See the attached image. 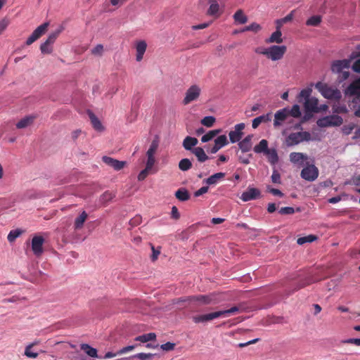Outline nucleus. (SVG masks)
<instances>
[{
  "mask_svg": "<svg viewBox=\"0 0 360 360\" xmlns=\"http://www.w3.org/2000/svg\"><path fill=\"white\" fill-rule=\"evenodd\" d=\"M244 129V123H240L235 125L234 129L231 131L229 134L230 141L233 143L239 141L243 136V130Z\"/></svg>",
  "mask_w": 360,
  "mask_h": 360,
  "instance_id": "nucleus-14",
  "label": "nucleus"
},
{
  "mask_svg": "<svg viewBox=\"0 0 360 360\" xmlns=\"http://www.w3.org/2000/svg\"><path fill=\"white\" fill-rule=\"evenodd\" d=\"M225 174L223 172L216 173L205 180V183L208 185H214L218 183L219 180L224 178Z\"/></svg>",
  "mask_w": 360,
  "mask_h": 360,
  "instance_id": "nucleus-38",
  "label": "nucleus"
},
{
  "mask_svg": "<svg viewBox=\"0 0 360 360\" xmlns=\"http://www.w3.org/2000/svg\"><path fill=\"white\" fill-rule=\"evenodd\" d=\"M317 239V237L314 235H309L304 237H300L297 240L298 245H303L307 243H311Z\"/></svg>",
  "mask_w": 360,
  "mask_h": 360,
  "instance_id": "nucleus-45",
  "label": "nucleus"
},
{
  "mask_svg": "<svg viewBox=\"0 0 360 360\" xmlns=\"http://www.w3.org/2000/svg\"><path fill=\"white\" fill-rule=\"evenodd\" d=\"M89 115L93 127L96 131H102L104 128L98 117L93 112H89Z\"/></svg>",
  "mask_w": 360,
  "mask_h": 360,
  "instance_id": "nucleus-36",
  "label": "nucleus"
},
{
  "mask_svg": "<svg viewBox=\"0 0 360 360\" xmlns=\"http://www.w3.org/2000/svg\"><path fill=\"white\" fill-rule=\"evenodd\" d=\"M321 22V17L320 15H313L309 18L306 24L308 26H318Z\"/></svg>",
  "mask_w": 360,
  "mask_h": 360,
  "instance_id": "nucleus-48",
  "label": "nucleus"
},
{
  "mask_svg": "<svg viewBox=\"0 0 360 360\" xmlns=\"http://www.w3.org/2000/svg\"><path fill=\"white\" fill-rule=\"evenodd\" d=\"M159 147V140L158 138H155L153 141L151 142L149 148L148 149L146 152V165L153 167L155 163V154L156 153V151Z\"/></svg>",
  "mask_w": 360,
  "mask_h": 360,
  "instance_id": "nucleus-10",
  "label": "nucleus"
},
{
  "mask_svg": "<svg viewBox=\"0 0 360 360\" xmlns=\"http://www.w3.org/2000/svg\"><path fill=\"white\" fill-rule=\"evenodd\" d=\"M49 27V22H44L37 27L32 33V34L27 38L25 44L27 46H30L33 44L35 41L39 39L43 34L46 33Z\"/></svg>",
  "mask_w": 360,
  "mask_h": 360,
  "instance_id": "nucleus-11",
  "label": "nucleus"
},
{
  "mask_svg": "<svg viewBox=\"0 0 360 360\" xmlns=\"http://www.w3.org/2000/svg\"><path fill=\"white\" fill-rule=\"evenodd\" d=\"M311 91L312 90L311 88H306L302 89L297 96L298 102L303 103L304 101L311 98V96H310Z\"/></svg>",
  "mask_w": 360,
  "mask_h": 360,
  "instance_id": "nucleus-40",
  "label": "nucleus"
},
{
  "mask_svg": "<svg viewBox=\"0 0 360 360\" xmlns=\"http://www.w3.org/2000/svg\"><path fill=\"white\" fill-rule=\"evenodd\" d=\"M271 120V114L267 113L261 116L255 117L252 120V127L253 129H256L262 122H267Z\"/></svg>",
  "mask_w": 360,
  "mask_h": 360,
  "instance_id": "nucleus-29",
  "label": "nucleus"
},
{
  "mask_svg": "<svg viewBox=\"0 0 360 360\" xmlns=\"http://www.w3.org/2000/svg\"><path fill=\"white\" fill-rule=\"evenodd\" d=\"M235 312H238V313L245 312V307L243 306H242V305L233 306V307H230V308H229L227 309L215 311V312H213V313L208 314L207 315H214V316H217V315H226L227 314L235 313Z\"/></svg>",
  "mask_w": 360,
  "mask_h": 360,
  "instance_id": "nucleus-23",
  "label": "nucleus"
},
{
  "mask_svg": "<svg viewBox=\"0 0 360 360\" xmlns=\"http://www.w3.org/2000/svg\"><path fill=\"white\" fill-rule=\"evenodd\" d=\"M217 316H193V322L195 323H206L207 321H212L214 318Z\"/></svg>",
  "mask_w": 360,
  "mask_h": 360,
  "instance_id": "nucleus-53",
  "label": "nucleus"
},
{
  "mask_svg": "<svg viewBox=\"0 0 360 360\" xmlns=\"http://www.w3.org/2000/svg\"><path fill=\"white\" fill-rule=\"evenodd\" d=\"M354 128V124H353L345 125L342 128V131L345 135H349L352 133Z\"/></svg>",
  "mask_w": 360,
  "mask_h": 360,
  "instance_id": "nucleus-55",
  "label": "nucleus"
},
{
  "mask_svg": "<svg viewBox=\"0 0 360 360\" xmlns=\"http://www.w3.org/2000/svg\"><path fill=\"white\" fill-rule=\"evenodd\" d=\"M315 87L327 99L339 101L342 97L340 90L330 86L327 84L319 82L315 84Z\"/></svg>",
  "mask_w": 360,
  "mask_h": 360,
  "instance_id": "nucleus-2",
  "label": "nucleus"
},
{
  "mask_svg": "<svg viewBox=\"0 0 360 360\" xmlns=\"http://www.w3.org/2000/svg\"><path fill=\"white\" fill-rule=\"evenodd\" d=\"M150 247H151V250L153 252V254L151 255V259H152V261L154 262V261L157 260L158 256L160 254V248H158V249H155V247L152 244H150Z\"/></svg>",
  "mask_w": 360,
  "mask_h": 360,
  "instance_id": "nucleus-59",
  "label": "nucleus"
},
{
  "mask_svg": "<svg viewBox=\"0 0 360 360\" xmlns=\"http://www.w3.org/2000/svg\"><path fill=\"white\" fill-rule=\"evenodd\" d=\"M192 153L196 156L198 160L200 162H204L209 158L202 148L196 147L192 150Z\"/></svg>",
  "mask_w": 360,
  "mask_h": 360,
  "instance_id": "nucleus-31",
  "label": "nucleus"
},
{
  "mask_svg": "<svg viewBox=\"0 0 360 360\" xmlns=\"http://www.w3.org/2000/svg\"><path fill=\"white\" fill-rule=\"evenodd\" d=\"M143 304L139 300H131L126 302V307L122 313H139L138 309L142 308Z\"/></svg>",
  "mask_w": 360,
  "mask_h": 360,
  "instance_id": "nucleus-20",
  "label": "nucleus"
},
{
  "mask_svg": "<svg viewBox=\"0 0 360 360\" xmlns=\"http://www.w3.org/2000/svg\"><path fill=\"white\" fill-rule=\"evenodd\" d=\"M175 196L181 201H186L190 198L188 191L185 188H179L177 190L175 193Z\"/></svg>",
  "mask_w": 360,
  "mask_h": 360,
  "instance_id": "nucleus-41",
  "label": "nucleus"
},
{
  "mask_svg": "<svg viewBox=\"0 0 360 360\" xmlns=\"http://www.w3.org/2000/svg\"><path fill=\"white\" fill-rule=\"evenodd\" d=\"M201 94V89L198 85L193 84L186 91L183 99V103L188 105L190 103L196 101Z\"/></svg>",
  "mask_w": 360,
  "mask_h": 360,
  "instance_id": "nucleus-8",
  "label": "nucleus"
},
{
  "mask_svg": "<svg viewBox=\"0 0 360 360\" xmlns=\"http://www.w3.org/2000/svg\"><path fill=\"white\" fill-rule=\"evenodd\" d=\"M33 345L30 344L25 347V355L28 358L35 359L38 356V353L32 351Z\"/></svg>",
  "mask_w": 360,
  "mask_h": 360,
  "instance_id": "nucleus-52",
  "label": "nucleus"
},
{
  "mask_svg": "<svg viewBox=\"0 0 360 360\" xmlns=\"http://www.w3.org/2000/svg\"><path fill=\"white\" fill-rule=\"evenodd\" d=\"M261 192L258 188L249 186L240 196V199L243 202H248L260 198Z\"/></svg>",
  "mask_w": 360,
  "mask_h": 360,
  "instance_id": "nucleus-13",
  "label": "nucleus"
},
{
  "mask_svg": "<svg viewBox=\"0 0 360 360\" xmlns=\"http://www.w3.org/2000/svg\"><path fill=\"white\" fill-rule=\"evenodd\" d=\"M266 42L268 44H281L283 42L282 33L279 30V27H276V30L271 34L269 38L266 39Z\"/></svg>",
  "mask_w": 360,
  "mask_h": 360,
  "instance_id": "nucleus-27",
  "label": "nucleus"
},
{
  "mask_svg": "<svg viewBox=\"0 0 360 360\" xmlns=\"http://www.w3.org/2000/svg\"><path fill=\"white\" fill-rule=\"evenodd\" d=\"M103 51V46L101 44L96 45L91 51L94 55L101 56Z\"/></svg>",
  "mask_w": 360,
  "mask_h": 360,
  "instance_id": "nucleus-61",
  "label": "nucleus"
},
{
  "mask_svg": "<svg viewBox=\"0 0 360 360\" xmlns=\"http://www.w3.org/2000/svg\"><path fill=\"white\" fill-rule=\"evenodd\" d=\"M44 239L42 236H35L32 240V250L34 254L39 257L43 253Z\"/></svg>",
  "mask_w": 360,
  "mask_h": 360,
  "instance_id": "nucleus-15",
  "label": "nucleus"
},
{
  "mask_svg": "<svg viewBox=\"0 0 360 360\" xmlns=\"http://www.w3.org/2000/svg\"><path fill=\"white\" fill-rule=\"evenodd\" d=\"M174 347H175V344L174 343H172V342H166L165 344H162L160 346V348L162 350H165V351H171V350H173L174 349Z\"/></svg>",
  "mask_w": 360,
  "mask_h": 360,
  "instance_id": "nucleus-60",
  "label": "nucleus"
},
{
  "mask_svg": "<svg viewBox=\"0 0 360 360\" xmlns=\"http://www.w3.org/2000/svg\"><path fill=\"white\" fill-rule=\"evenodd\" d=\"M300 175L306 181H314L319 176V169L314 165H307L302 169Z\"/></svg>",
  "mask_w": 360,
  "mask_h": 360,
  "instance_id": "nucleus-9",
  "label": "nucleus"
},
{
  "mask_svg": "<svg viewBox=\"0 0 360 360\" xmlns=\"http://www.w3.org/2000/svg\"><path fill=\"white\" fill-rule=\"evenodd\" d=\"M271 178L272 182L274 184H281V175L278 173V172L276 169H274L273 171Z\"/></svg>",
  "mask_w": 360,
  "mask_h": 360,
  "instance_id": "nucleus-54",
  "label": "nucleus"
},
{
  "mask_svg": "<svg viewBox=\"0 0 360 360\" xmlns=\"http://www.w3.org/2000/svg\"><path fill=\"white\" fill-rule=\"evenodd\" d=\"M192 167V163L191 160L188 158H184L180 160L179 162V168L181 171H187L190 169Z\"/></svg>",
  "mask_w": 360,
  "mask_h": 360,
  "instance_id": "nucleus-43",
  "label": "nucleus"
},
{
  "mask_svg": "<svg viewBox=\"0 0 360 360\" xmlns=\"http://www.w3.org/2000/svg\"><path fill=\"white\" fill-rule=\"evenodd\" d=\"M286 46L284 45L282 46H271L268 47V51L266 53V57L269 59H271L273 61L279 60L283 58L285 51Z\"/></svg>",
  "mask_w": 360,
  "mask_h": 360,
  "instance_id": "nucleus-6",
  "label": "nucleus"
},
{
  "mask_svg": "<svg viewBox=\"0 0 360 360\" xmlns=\"http://www.w3.org/2000/svg\"><path fill=\"white\" fill-rule=\"evenodd\" d=\"M208 191V186H202L198 191H196L194 193L195 197H199L204 193H206Z\"/></svg>",
  "mask_w": 360,
  "mask_h": 360,
  "instance_id": "nucleus-63",
  "label": "nucleus"
},
{
  "mask_svg": "<svg viewBox=\"0 0 360 360\" xmlns=\"http://www.w3.org/2000/svg\"><path fill=\"white\" fill-rule=\"evenodd\" d=\"M301 110L299 105L295 104L292 105L291 109L288 108V117L291 115L295 118H298L301 116Z\"/></svg>",
  "mask_w": 360,
  "mask_h": 360,
  "instance_id": "nucleus-42",
  "label": "nucleus"
},
{
  "mask_svg": "<svg viewBox=\"0 0 360 360\" xmlns=\"http://www.w3.org/2000/svg\"><path fill=\"white\" fill-rule=\"evenodd\" d=\"M284 322L283 316H265L262 320V324L264 326H271L274 324H281Z\"/></svg>",
  "mask_w": 360,
  "mask_h": 360,
  "instance_id": "nucleus-24",
  "label": "nucleus"
},
{
  "mask_svg": "<svg viewBox=\"0 0 360 360\" xmlns=\"http://www.w3.org/2000/svg\"><path fill=\"white\" fill-rule=\"evenodd\" d=\"M342 122V118L337 115L323 117L319 119L316 122L319 127H339Z\"/></svg>",
  "mask_w": 360,
  "mask_h": 360,
  "instance_id": "nucleus-4",
  "label": "nucleus"
},
{
  "mask_svg": "<svg viewBox=\"0 0 360 360\" xmlns=\"http://www.w3.org/2000/svg\"><path fill=\"white\" fill-rule=\"evenodd\" d=\"M311 136L308 131H300L290 134L285 139L287 146H293L303 141H309Z\"/></svg>",
  "mask_w": 360,
  "mask_h": 360,
  "instance_id": "nucleus-3",
  "label": "nucleus"
},
{
  "mask_svg": "<svg viewBox=\"0 0 360 360\" xmlns=\"http://www.w3.org/2000/svg\"><path fill=\"white\" fill-rule=\"evenodd\" d=\"M88 217V214L85 211H83L80 213V214L77 217L74 221V229L75 230L81 229L84 222L86 221V219Z\"/></svg>",
  "mask_w": 360,
  "mask_h": 360,
  "instance_id": "nucleus-28",
  "label": "nucleus"
},
{
  "mask_svg": "<svg viewBox=\"0 0 360 360\" xmlns=\"http://www.w3.org/2000/svg\"><path fill=\"white\" fill-rule=\"evenodd\" d=\"M135 349V345H129L124 347L117 351V354L120 355L128 353L133 351Z\"/></svg>",
  "mask_w": 360,
  "mask_h": 360,
  "instance_id": "nucleus-57",
  "label": "nucleus"
},
{
  "mask_svg": "<svg viewBox=\"0 0 360 360\" xmlns=\"http://www.w3.org/2000/svg\"><path fill=\"white\" fill-rule=\"evenodd\" d=\"M115 197V194L112 193V192L110 191H105V193H103L101 198H100V201L103 203V204H106L108 203V202H110V200H112Z\"/></svg>",
  "mask_w": 360,
  "mask_h": 360,
  "instance_id": "nucleus-47",
  "label": "nucleus"
},
{
  "mask_svg": "<svg viewBox=\"0 0 360 360\" xmlns=\"http://www.w3.org/2000/svg\"><path fill=\"white\" fill-rule=\"evenodd\" d=\"M63 28L60 27L56 31L51 33L46 40L42 43L40 46V51L43 54H50L53 51V44L55 42L56 39L62 32Z\"/></svg>",
  "mask_w": 360,
  "mask_h": 360,
  "instance_id": "nucleus-5",
  "label": "nucleus"
},
{
  "mask_svg": "<svg viewBox=\"0 0 360 360\" xmlns=\"http://www.w3.org/2000/svg\"><path fill=\"white\" fill-rule=\"evenodd\" d=\"M350 65V60H339L332 63L331 70L334 73H340L345 69H347Z\"/></svg>",
  "mask_w": 360,
  "mask_h": 360,
  "instance_id": "nucleus-18",
  "label": "nucleus"
},
{
  "mask_svg": "<svg viewBox=\"0 0 360 360\" xmlns=\"http://www.w3.org/2000/svg\"><path fill=\"white\" fill-rule=\"evenodd\" d=\"M271 165H276L278 161V156L275 148L269 149L264 154Z\"/></svg>",
  "mask_w": 360,
  "mask_h": 360,
  "instance_id": "nucleus-34",
  "label": "nucleus"
},
{
  "mask_svg": "<svg viewBox=\"0 0 360 360\" xmlns=\"http://www.w3.org/2000/svg\"><path fill=\"white\" fill-rule=\"evenodd\" d=\"M34 118L35 117L34 116H32V115H29V116H27L22 119H21L17 124H16V127L18 129H24V128H26L29 126H30L34 120Z\"/></svg>",
  "mask_w": 360,
  "mask_h": 360,
  "instance_id": "nucleus-30",
  "label": "nucleus"
},
{
  "mask_svg": "<svg viewBox=\"0 0 360 360\" xmlns=\"http://www.w3.org/2000/svg\"><path fill=\"white\" fill-rule=\"evenodd\" d=\"M102 160L107 165L111 167L116 171H120L127 165L126 161H120L108 156H103Z\"/></svg>",
  "mask_w": 360,
  "mask_h": 360,
  "instance_id": "nucleus-16",
  "label": "nucleus"
},
{
  "mask_svg": "<svg viewBox=\"0 0 360 360\" xmlns=\"http://www.w3.org/2000/svg\"><path fill=\"white\" fill-rule=\"evenodd\" d=\"M21 233H22V231L19 229L12 230L9 232V233L7 236V239L10 243H12L17 238H18Z\"/></svg>",
  "mask_w": 360,
  "mask_h": 360,
  "instance_id": "nucleus-51",
  "label": "nucleus"
},
{
  "mask_svg": "<svg viewBox=\"0 0 360 360\" xmlns=\"http://www.w3.org/2000/svg\"><path fill=\"white\" fill-rule=\"evenodd\" d=\"M342 343L354 344L357 346L360 345V338H349L342 341Z\"/></svg>",
  "mask_w": 360,
  "mask_h": 360,
  "instance_id": "nucleus-62",
  "label": "nucleus"
},
{
  "mask_svg": "<svg viewBox=\"0 0 360 360\" xmlns=\"http://www.w3.org/2000/svg\"><path fill=\"white\" fill-rule=\"evenodd\" d=\"M9 20L4 18L0 20V34H1L9 25Z\"/></svg>",
  "mask_w": 360,
  "mask_h": 360,
  "instance_id": "nucleus-56",
  "label": "nucleus"
},
{
  "mask_svg": "<svg viewBox=\"0 0 360 360\" xmlns=\"http://www.w3.org/2000/svg\"><path fill=\"white\" fill-rule=\"evenodd\" d=\"M155 339H156V334L155 333H149L147 334L139 335L135 338L136 341L141 342L143 343L148 342L149 341L155 340Z\"/></svg>",
  "mask_w": 360,
  "mask_h": 360,
  "instance_id": "nucleus-37",
  "label": "nucleus"
},
{
  "mask_svg": "<svg viewBox=\"0 0 360 360\" xmlns=\"http://www.w3.org/2000/svg\"><path fill=\"white\" fill-rule=\"evenodd\" d=\"M261 29H262V27L259 24H257L256 22H253V23L250 24V25H248V26L245 27L244 28H243L240 30V32L252 31L255 32H257Z\"/></svg>",
  "mask_w": 360,
  "mask_h": 360,
  "instance_id": "nucleus-50",
  "label": "nucleus"
},
{
  "mask_svg": "<svg viewBox=\"0 0 360 360\" xmlns=\"http://www.w3.org/2000/svg\"><path fill=\"white\" fill-rule=\"evenodd\" d=\"M80 348L84 352V353L91 358H98L101 359V356H98V351L96 348L92 347L89 344H82L80 345Z\"/></svg>",
  "mask_w": 360,
  "mask_h": 360,
  "instance_id": "nucleus-25",
  "label": "nucleus"
},
{
  "mask_svg": "<svg viewBox=\"0 0 360 360\" xmlns=\"http://www.w3.org/2000/svg\"><path fill=\"white\" fill-rule=\"evenodd\" d=\"M216 119L213 116H206L200 121L201 124L207 127H211L214 125Z\"/></svg>",
  "mask_w": 360,
  "mask_h": 360,
  "instance_id": "nucleus-49",
  "label": "nucleus"
},
{
  "mask_svg": "<svg viewBox=\"0 0 360 360\" xmlns=\"http://www.w3.org/2000/svg\"><path fill=\"white\" fill-rule=\"evenodd\" d=\"M221 129H220L210 130L202 136L201 141L202 143H207V142L211 141L212 139H213L217 135H218L219 133H221Z\"/></svg>",
  "mask_w": 360,
  "mask_h": 360,
  "instance_id": "nucleus-39",
  "label": "nucleus"
},
{
  "mask_svg": "<svg viewBox=\"0 0 360 360\" xmlns=\"http://www.w3.org/2000/svg\"><path fill=\"white\" fill-rule=\"evenodd\" d=\"M210 6L207 11V15L218 18L221 12L220 11V6L217 0H209Z\"/></svg>",
  "mask_w": 360,
  "mask_h": 360,
  "instance_id": "nucleus-21",
  "label": "nucleus"
},
{
  "mask_svg": "<svg viewBox=\"0 0 360 360\" xmlns=\"http://www.w3.org/2000/svg\"><path fill=\"white\" fill-rule=\"evenodd\" d=\"M345 94L349 96H354L352 102L357 103L358 101L360 100V78L354 81L350 85L345 89Z\"/></svg>",
  "mask_w": 360,
  "mask_h": 360,
  "instance_id": "nucleus-12",
  "label": "nucleus"
},
{
  "mask_svg": "<svg viewBox=\"0 0 360 360\" xmlns=\"http://www.w3.org/2000/svg\"><path fill=\"white\" fill-rule=\"evenodd\" d=\"M217 301V298L216 295H199L180 298L177 300L176 304L179 305L178 308H181L188 306L198 307L215 303Z\"/></svg>",
  "mask_w": 360,
  "mask_h": 360,
  "instance_id": "nucleus-1",
  "label": "nucleus"
},
{
  "mask_svg": "<svg viewBox=\"0 0 360 360\" xmlns=\"http://www.w3.org/2000/svg\"><path fill=\"white\" fill-rule=\"evenodd\" d=\"M269 148H268V141L262 139L259 143L254 147V151L256 153L265 154Z\"/></svg>",
  "mask_w": 360,
  "mask_h": 360,
  "instance_id": "nucleus-35",
  "label": "nucleus"
},
{
  "mask_svg": "<svg viewBox=\"0 0 360 360\" xmlns=\"http://www.w3.org/2000/svg\"><path fill=\"white\" fill-rule=\"evenodd\" d=\"M295 212V210L292 207H284L279 210L281 214H292Z\"/></svg>",
  "mask_w": 360,
  "mask_h": 360,
  "instance_id": "nucleus-58",
  "label": "nucleus"
},
{
  "mask_svg": "<svg viewBox=\"0 0 360 360\" xmlns=\"http://www.w3.org/2000/svg\"><path fill=\"white\" fill-rule=\"evenodd\" d=\"M136 60L140 62L143 58L144 53L147 49V44L144 40H138L135 42Z\"/></svg>",
  "mask_w": 360,
  "mask_h": 360,
  "instance_id": "nucleus-17",
  "label": "nucleus"
},
{
  "mask_svg": "<svg viewBox=\"0 0 360 360\" xmlns=\"http://www.w3.org/2000/svg\"><path fill=\"white\" fill-rule=\"evenodd\" d=\"M308 159V156L302 153L292 152L290 154V160L295 165H302Z\"/></svg>",
  "mask_w": 360,
  "mask_h": 360,
  "instance_id": "nucleus-22",
  "label": "nucleus"
},
{
  "mask_svg": "<svg viewBox=\"0 0 360 360\" xmlns=\"http://www.w3.org/2000/svg\"><path fill=\"white\" fill-rule=\"evenodd\" d=\"M214 143L218 146L220 148H222L229 143L227 137L226 135H221L217 136L214 139Z\"/></svg>",
  "mask_w": 360,
  "mask_h": 360,
  "instance_id": "nucleus-46",
  "label": "nucleus"
},
{
  "mask_svg": "<svg viewBox=\"0 0 360 360\" xmlns=\"http://www.w3.org/2000/svg\"><path fill=\"white\" fill-rule=\"evenodd\" d=\"M252 135H248L239 142V148L243 153H246L250 150L252 148Z\"/></svg>",
  "mask_w": 360,
  "mask_h": 360,
  "instance_id": "nucleus-26",
  "label": "nucleus"
},
{
  "mask_svg": "<svg viewBox=\"0 0 360 360\" xmlns=\"http://www.w3.org/2000/svg\"><path fill=\"white\" fill-rule=\"evenodd\" d=\"M303 106L305 112L304 119H309L312 113L319 112V100L315 97H311L303 102Z\"/></svg>",
  "mask_w": 360,
  "mask_h": 360,
  "instance_id": "nucleus-7",
  "label": "nucleus"
},
{
  "mask_svg": "<svg viewBox=\"0 0 360 360\" xmlns=\"http://www.w3.org/2000/svg\"><path fill=\"white\" fill-rule=\"evenodd\" d=\"M198 139L196 138H194V137H191V136H186L184 139V141H183V147L186 150H191L192 151V148L195 146L197 144H198Z\"/></svg>",
  "mask_w": 360,
  "mask_h": 360,
  "instance_id": "nucleus-33",
  "label": "nucleus"
},
{
  "mask_svg": "<svg viewBox=\"0 0 360 360\" xmlns=\"http://www.w3.org/2000/svg\"><path fill=\"white\" fill-rule=\"evenodd\" d=\"M233 18L236 24L243 25L248 22V17L241 9L238 10L234 13Z\"/></svg>",
  "mask_w": 360,
  "mask_h": 360,
  "instance_id": "nucleus-32",
  "label": "nucleus"
},
{
  "mask_svg": "<svg viewBox=\"0 0 360 360\" xmlns=\"http://www.w3.org/2000/svg\"><path fill=\"white\" fill-rule=\"evenodd\" d=\"M156 171H153V167H148L146 165L145 169L141 170L138 175V180L143 181L144 180L147 176L150 173H155Z\"/></svg>",
  "mask_w": 360,
  "mask_h": 360,
  "instance_id": "nucleus-44",
  "label": "nucleus"
},
{
  "mask_svg": "<svg viewBox=\"0 0 360 360\" xmlns=\"http://www.w3.org/2000/svg\"><path fill=\"white\" fill-rule=\"evenodd\" d=\"M352 70L359 73L360 72V59H357L352 65Z\"/></svg>",
  "mask_w": 360,
  "mask_h": 360,
  "instance_id": "nucleus-64",
  "label": "nucleus"
},
{
  "mask_svg": "<svg viewBox=\"0 0 360 360\" xmlns=\"http://www.w3.org/2000/svg\"><path fill=\"white\" fill-rule=\"evenodd\" d=\"M288 117V108H284L277 111L274 115V126L275 127H279L282 124L283 122Z\"/></svg>",
  "mask_w": 360,
  "mask_h": 360,
  "instance_id": "nucleus-19",
  "label": "nucleus"
}]
</instances>
